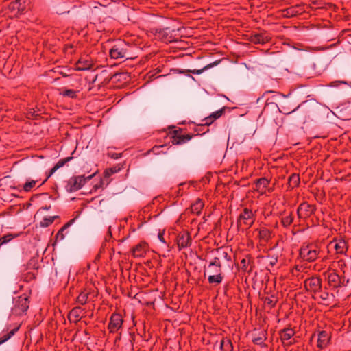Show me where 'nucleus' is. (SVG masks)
I'll return each instance as SVG.
<instances>
[{"label": "nucleus", "mask_w": 351, "mask_h": 351, "mask_svg": "<svg viewBox=\"0 0 351 351\" xmlns=\"http://www.w3.org/2000/svg\"><path fill=\"white\" fill-rule=\"evenodd\" d=\"M339 267L342 269L343 267H346V264L343 260H339L338 261Z\"/></svg>", "instance_id": "obj_54"}, {"label": "nucleus", "mask_w": 351, "mask_h": 351, "mask_svg": "<svg viewBox=\"0 0 351 351\" xmlns=\"http://www.w3.org/2000/svg\"><path fill=\"white\" fill-rule=\"evenodd\" d=\"M147 247L145 242H141L132 249L131 252L134 257H142L146 254Z\"/></svg>", "instance_id": "obj_21"}, {"label": "nucleus", "mask_w": 351, "mask_h": 351, "mask_svg": "<svg viewBox=\"0 0 351 351\" xmlns=\"http://www.w3.org/2000/svg\"><path fill=\"white\" fill-rule=\"evenodd\" d=\"M320 251L317 247L311 245H302L300 250V257L306 262H313L315 261Z\"/></svg>", "instance_id": "obj_5"}, {"label": "nucleus", "mask_w": 351, "mask_h": 351, "mask_svg": "<svg viewBox=\"0 0 351 351\" xmlns=\"http://www.w3.org/2000/svg\"><path fill=\"white\" fill-rule=\"evenodd\" d=\"M41 208L43 210H48L51 208V206H43Z\"/></svg>", "instance_id": "obj_60"}, {"label": "nucleus", "mask_w": 351, "mask_h": 351, "mask_svg": "<svg viewBox=\"0 0 351 351\" xmlns=\"http://www.w3.org/2000/svg\"><path fill=\"white\" fill-rule=\"evenodd\" d=\"M267 332H261L258 334L257 336H254L252 338L253 343L260 346L261 348H267V345L265 343L267 339Z\"/></svg>", "instance_id": "obj_25"}, {"label": "nucleus", "mask_w": 351, "mask_h": 351, "mask_svg": "<svg viewBox=\"0 0 351 351\" xmlns=\"http://www.w3.org/2000/svg\"><path fill=\"white\" fill-rule=\"evenodd\" d=\"M269 183L270 181L265 177L258 178L255 181L254 189L257 191L264 193L266 189L269 186Z\"/></svg>", "instance_id": "obj_23"}, {"label": "nucleus", "mask_w": 351, "mask_h": 351, "mask_svg": "<svg viewBox=\"0 0 351 351\" xmlns=\"http://www.w3.org/2000/svg\"><path fill=\"white\" fill-rule=\"evenodd\" d=\"M82 309L81 307L77 306L74 307L69 313V316H72L75 319V321H79L80 319V313Z\"/></svg>", "instance_id": "obj_42"}, {"label": "nucleus", "mask_w": 351, "mask_h": 351, "mask_svg": "<svg viewBox=\"0 0 351 351\" xmlns=\"http://www.w3.org/2000/svg\"><path fill=\"white\" fill-rule=\"evenodd\" d=\"M221 351H232L233 345L230 339L222 338L219 343Z\"/></svg>", "instance_id": "obj_31"}, {"label": "nucleus", "mask_w": 351, "mask_h": 351, "mask_svg": "<svg viewBox=\"0 0 351 351\" xmlns=\"http://www.w3.org/2000/svg\"><path fill=\"white\" fill-rule=\"evenodd\" d=\"M216 267L217 269L215 270V272H218L221 271V263L220 261V258L219 257H215L213 260L209 263L208 267Z\"/></svg>", "instance_id": "obj_44"}, {"label": "nucleus", "mask_w": 351, "mask_h": 351, "mask_svg": "<svg viewBox=\"0 0 351 351\" xmlns=\"http://www.w3.org/2000/svg\"><path fill=\"white\" fill-rule=\"evenodd\" d=\"M75 218H73L71 220H69L66 223H65L58 232L56 234V238H60V239H63L64 238V235L63 234V232L67 229L69 227H70L75 221Z\"/></svg>", "instance_id": "obj_36"}, {"label": "nucleus", "mask_w": 351, "mask_h": 351, "mask_svg": "<svg viewBox=\"0 0 351 351\" xmlns=\"http://www.w3.org/2000/svg\"><path fill=\"white\" fill-rule=\"evenodd\" d=\"M300 179L299 174L292 173L288 179V185L289 187L294 189L300 184Z\"/></svg>", "instance_id": "obj_32"}, {"label": "nucleus", "mask_w": 351, "mask_h": 351, "mask_svg": "<svg viewBox=\"0 0 351 351\" xmlns=\"http://www.w3.org/2000/svg\"><path fill=\"white\" fill-rule=\"evenodd\" d=\"M27 116H28V118H34V117H37L38 114H36L35 112H28Z\"/></svg>", "instance_id": "obj_57"}, {"label": "nucleus", "mask_w": 351, "mask_h": 351, "mask_svg": "<svg viewBox=\"0 0 351 351\" xmlns=\"http://www.w3.org/2000/svg\"><path fill=\"white\" fill-rule=\"evenodd\" d=\"M202 123L199 124L195 129L194 131L197 134H204L209 131V129L206 128V127H201Z\"/></svg>", "instance_id": "obj_47"}, {"label": "nucleus", "mask_w": 351, "mask_h": 351, "mask_svg": "<svg viewBox=\"0 0 351 351\" xmlns=\"http://www.w3.org/2000/svg\"><path fill=\"white\" fill-rule=\"evenodd\" d=\"M95 174L96 172L87 177H85L84 175L71 177L68 181L66 186L67 191L71 193L78 191L84 185L86 180L92 179L95 176Z\"/></svg>", "instance_id": "obj_4"}, {"label": "nucleus", "mask_w": 351, "mask_h": 351, "mask_svg": "<svg viewBox=\"0 0 351 351\" xmlns=\"http://www.w3.org/2000/svg\"><path fill=\"white\" fill-rule=\"evenodd\" d=\"M271 40L270 34L267 32H263L260 33L252 34L249 40L254 44H265L269 43Z\"/></svg>", "instance_id": "obj_13"}, {"label": "nucleus", "mask_w": 351, "mask_h": 351, "mask_svg": "<svg viewBox=\"0 0 351 351\" xmlns=\"http://www.w3.org/2000/svg\"><path fill=\"white\" fill-rule=\"evenodd\" d=\"M21 326V324H16L8 332L0 337V345L9 340L19 330Z\"/></svg>", "instance_id": "obj_29"}, {"label": "nucleus", "mask_w": 351, "mask_h": 351, "mask_svg": "<svg viewBox=\"0 0 351 351\" xmlns=\"http://www.w3.org/2000/svg\"><path fill=\"white\" fill-rule=\"evenodd\" d=\"M182 129L179 128L178 130H175L172 132V136H179L180 134V132H182Z\"/></svg>", "instance_id": "obj_52"}, {"label": "nucleus", "mask_w": 351, "mask_h": 351, "mask_svg": "<svg viewBox=\"0 0 351 351\" xmlns=\"http://www.w3.org/2000/svg\"><path fill=\"white\" fill-rule=\"evenodd\" d=\"M93 62L90 58H80L75 64V70L77 71H86L91 69Z\"/></svg>", "instance_id": "obj_22"}, {"label": "nucleus", "mask_w": 351, "mask_h": 351, "mask_svg": "<svg viewBox=\"0 0 351 351\" xmlns=\"http://www.w3.org/2000/svg\"><path fill=\"white\" fill-rule=\"evenodd\" d=\"M58 217V216L45 217L40 221V226L43 228L48 227L49 225H51L54 221V219Z\"/></svg>", "instance_id": "obj_43"}, {"label": "nucleus", "mask_w": 351, "mask_h": 351, "mask_svg": "<svg viewBox=\"0 0 351 351\" xmlns=\"http://www.w3.org/2000/svg\"><path fill=\"white\" fill-rule=\"evenodd\" d=\"M123 167H120L119 165L114 166L112 167L106 169L104 172V176L108 178L111 176L112 174L118 173Z\"/></svg>", "instance_id": "obj_38"}, {"label": "nucleus", "mask_w": 351, "mask_h": 351, "mask_svg": "<svg viewBox=\"0 0 351 351\" xmlns=\"http://www.w3.org/2000/svg\"><path fill=\"white\" fill-rule=\"evenodd\" d=\"M54 169H55V167H53V168H51L49 170V171L47 174L46 178L43 181V182L39 185V186L44 184L47 181V180L57 171V170H54Z\"/></svg>", "instance_id": "obj_49"}, {"label": "nucleus", "mask_w": 351, "mask_h": 351, "mask_svg": "<svg viewBox=\"0 0 351 351\" xmlns=\"http://www.w3.org/2000/svg\"><path fill=\"white\" fill-rule=\"evenodd\" d=\"M158 237L159 239V240L162 242V243H165V239H164V232H160L158 234Z\"/></svg>", "instance_id": "obj_55"}, {"label": "nucleus", "mask_w": 351, "mask_h": 351, "mask_svg": "<svg viewBox=\"0 0 351 351\" xmlns=\"http://www.w3.org/2000/svg\"><path fill=\"white\" fill-rule=\"evenodd\" d=\"M295 332L290 328H285L279 331L280 339L285 346H290L296 343L295 338H293Z\"/></svg>", "instance_id": "obj_7"}, {"label": "nucleus", "mask_w": 351, "mask_h": 351, "mask_svg": "<svg viewBox=\"0 0 351 351\" xmlns=\"http://www.w3.org/2000/svg\"><path fill=\"white\" fill-rule=\"evenodd\" d=\"M135 47L124 40L116 41L111 49L109 54L111 58L116 60H128L136 58L133 49Z\"/></svg>", "instance_id": "obj_1"}, {"label": "nucleus", "mask_w": 351, "mask_h": 351, "mask_svg": "<svg viewBox=\"0 0 351 351\" xmlns=\"http://www.w3.org/2000/svg\"><path fill=\"white\" fill-rule=\"evenodd\" d=\"M219 62H220V60H216V61L213 62V63L206 65L201 69H193V70L189 69V70H187V72L191 73L193 74L199 75V74L202 73L204 71L207 70L208 69L212 68L214 66L217 65Z\"/></svg>", "instance_id": "obj_34"}, {"label": "nucleus", "mask_w": 351, "mask_h": 351, "mask_svg": "<svg viewBox=\"0 0 351 351\" xmlns=\"http://www.w3.org/2000/svg\"><path fill=\"white\" fill-rule=\"evenodd\" d=\"M77 91L73 89H66L60 93V94L65 97L71 99H76L77 97Z\"/></svg>", "instance_id": "obj_41"}, {"label": "nucleus", "mask_w": 351, "mask_h": 351, "mask_svg": "<svg viewBox=\"0 0 351 351\" xmlns=\"http://www.w3.org/2000/svg\"><path fill=\"white\" fill-rule=\"evenodd\" d=\"M176 71H177L178 73H180V74H184V73H188L187 70H182V69H177Z\"/></svg>", "instance_id": "obj_58"}, {"label": "nucleus", "mask_w": 351, "mask_h": 351, "mask_svg": "<svg viewBox=\"0 0 351 351\" xmlns=\"http://www.w3.org/2000/svg\"><path fill=\"white\" fill-rule=\"evenodd\" d=\"M330 334L326 330L318 332L317 335V347L320 349L326 348L330 342Z\"/></svg>", "instance_id": "obj_17"}, {"label": "nucleus", "mask_w": 351, "mask_h": 351, "mask_svg": "<svg viewBox=\"0 0 351 351\" xmlns=\"http://www.w3.org/2000/svg\"><path fill=\"white\" fill-rule=\"evenodd\" d=\"M291 102V100L285 99L281 101L280 103V108H279V111L280 113L284 114H289L291 113L294 112L295 111L299 110L302 105H298L297 107L291 109L288 106Z\"/></svg>", "instance_id": "obj_20"}, {"label": "nucleus", "mask_w": 351, "mask_h": 351, "mask_svg": "<svg viewBox=\"0 0 351 351\" xmlns=\"http://www.w3.org/2000/svg\"><path fill=\"white\" fill-rule=\"evenodd\" d=\"M226 108V107H223L219 110L213 112L210 114V118L213 119L214 121L219 119L225 112Z\"/></svg>", "instance_id": "obj_46"}, {"label": "nucleus", "mask_w": 351, "mask_h": 351, "mask_svg": "<svg viewBox=\"0 0 351 351\" xmlns=\"http://www.w3.org/2000/svg\"><path fill=\"white\" fill-rule=\"evenodd\" d=\"M304 12V5H297L282 10V14L285 17L291 18L300 15Z\"/></svg>", "instance_id": "obj_15"}, {"label": "nucleus", "mask_w": 351, "mask_h": 351, "mask_svg": "<svg viewBox=\"0 0 351 351\" xmlns=\"http://www.w3.org/2000/svg\"><path fill=\"white\" fill-rule=\"evenodd\" d=\"M215 121L213 120V119L210 118V115L206 118H204L203 120H202V126L201 127H208L210 125H211Z\"/></svg>", "instance_id": "obj_48"}, {"label": "nucleus", "mask_w": 351, "mask_h": 351, "mask_svg": "<svg viewBox=\"0 0 351 351\" xmlns=\"http://www.w3.org/2000/svg\"><path fill=\"white\" fill-rule=\"evenodd\" d=\"M38 180H27L23 185V189L25 192H29L32 189L35 187Z\"/></svg>", "instance_id": "obj_40"}, {"label": "nucleus", "mask_w": 351, "mask_h": 351, "mask_svg": "<svg viewBox=\"0 0 351 351\" xmlns=\"http://www.w3.org/2000/svg\"><path fill=\"white\" fill-rule=\"evenodd\" d=\"M71 12L70 10H66L65 9L62 8L60 5L57 8L56 13L59 15H62L64 14H69Z\"/></svg>", "instance_id": "obj_51"}, {"label": "nucleus", "mask_w": 351, "mask_h": 351, "mask_svg": "<svg viewBox=\"0 0 351 351\" xmlns=\"http://www.w3.org/2000/svg\"><path fill=\"white\" fill-rule=\"evenodd\" d=\"M258 263L265 265L266 270L270 271L271 267H273L278 263V256L268 254L267 256H258Z\"/></svg>", "instance_id": "obj_12"}, {"label": "nucleus", "mask_w": 351, "mask_h": 351, "mask_svg": "<svg viewBox=\"0 0 351 351\" xmlns=\"http://www.w3.org/2000/svg\"><path fill=\"white\" fill-rule=\"evenodd\" d=\"M304 286L307 291L315 293L322 289V279L318 276H311L304 280Z\"/></svg>", "instance_id": "obj_8"}, {"label": "nucleus", "mask_w": 351, "mask_h": 351, "mask_svg": "<svg viewBox=\"0 0 351 351\" xmlns=\"http://www.w3.org/2000/svg\"><path fill=\"white\" fill-rule=\"evenodd\" d=\"M256 220V215L253 211L245 208L239 214L237 220V227L238 230L244 231L252 226Z\"/></svg>", "instance_id": "obj_3"}, {"label": "nucleus", "mask_w": 351, "mask_h": 351, "mask_svg": "<svg viewBox=\"0 0 351 351\" xmlns=\"http://www.w3.org/2000/svg\"><path fill=\"white\" fill-rule=\"evenodd\" d=\"M273 93V91L271 90H268V91H266L265 93Z\"/></svg>", "instance_id": "obj_64"}, {"label": "nucleus", "mask_w": 351, "mask_h": 351, "mask_svg": "<svg viewBox=\"0 0 351 351\" xmlns=\"http://www.w3.org/2000/svg\"><path fill=\"white\" fill-rule=\"evenodd\" d=\"M294 220V215L293 212L286 213L284 212L281 217V223L285 228L290 226Z\"/></svg>", "instance_id": "obj_26"}, {"label": "nucleus", "mask_w": 351, "mask_h": 351, "mask_svg": "<svg viewBox=\"0 0 351 351\" xmlns=\"http://www.w3.org/2000/svg\"><path fill=\"white\" fill-rule=\"evenodd\" d=\"M340 85H344L351 89V82H348L346 81H334L328 84V86L330 87H337Z\"/></svg>", "instance_id": "obj_45"}, {"label": "nucleus", "mask_w": 351, "mask_h": 351, "mask_svg": "<svg viewBox=\"0 0 351 351\" xmlns=\"http://www.w3.org/2000/svg\"><path fill=\"white\" fill-rule=\"evenodd\" d=\"M328 247L334 248L337 254H345L348 250V245L344 239H335L329 243Z\"/></svg>", "instance_id": "obj_14"}, {"label": "nucleus", "mask_w": 351, "mask_h": 351, "mask_svg": "<svg viewBox=\"0 0 351 351\" xmlns=\"http://www.w3.org/2000/svg\"><path fill=\"white\" fill-rule=\"evenodd\" d=\"M155 36L166 43H171L173 41L172 34L169 28L156 29L155 30Z\"/></svg>", "instance_id": "obj_19"}, {"label": "nucleus", "mask_w": 351, "mask_h": 351, "mask_svg": "<svg viewBox=\"0 0 351 351\" xmlns=\"http://www.w3.org/2000/svg\"><path fill=\"white\" fill-rule=\"evenodd\" d=\"M217 273L218 274L216 275H210L208 276V280L210 284L217 285L222 282L223 276L221 274V271H218Z\"/></svg>", "instance_id": "obj_33"}, {"label": "nucleus", "mask_w": 351, "mask_h": 351, "mask_svg": "<svg viewBox=\"0 0 351 351\" xmlns=\"http://www.w3.org/2000/svg\"><path fill=\"white\" fill-rule=\"evenodd\" d=\"M315 337V334L314 333L313 335H312L311 337V341H313V339Z\"/></svg>", "instance_id": "obj_63"}, {"label": "nucleus", "mask_w": 351, "mask_h": 351, "mask_svg": "<svg viewBox=\"0 0 351 351\" xmlns=\"http://www.w3.org/2000/svg\"><path fill=\"white\" fill-rule=\"evenodd\" d=\"M222 256L226 258L227 261L230 260V256L226 252H223L221 254Z\"/></svg>", "instance_id": "obj_56"}, {"label": "nucleus", "mask_w": 351, "mask_h": 351, "mask_svg": "<svg viewBox=\"0 0 351 351\" xmlns=\"http://www.w3.org/2000/svg\"><path fill=\"white\" fill-rule=\"evenodd\" d=\"M89 294L90 293L87 291L86 289L82 291L77 298V302H78L81 305L86 304L87 303Z\"/></svg>", "instance_id": "obj_35"}, {"label": "nucleus", "mask_w": 351, "mask_h": 351, "mask_svg": "<svg viewBox=\"0 0 351 351\" xmlns=\"http://www.w3.org/2000/svg\"><path fill=\"white\" fill-rule=\"evenodd\" d=\"M277 302H278V300L274 295L266 297L264 299L265 304L269 306L270 308H274Z\"/></svg>", "instance_id": "obj_39"}, {"label": "nucleus", "mask_w": 351, "mask_h": 351, "mask_svg": "<svg viewBox=\"0 0 351 351\" xmlns=\"http://www.w3.org/2000/svg\"><path fill=\"white\" fill-rule=\"evenodd\" d=\"M107 156L111 158L118 159L121 157L122 154L109 152L107 153Z\"/></svg>", "instance_id": "obj_50"}, {"label": "nucleus", "mask_w": 351, "mask_h": 351, "mask_svg": "<svg viewBox=\"0 0 351 351\" xmlns=\"http://www.w3.org/2000/svg\"><path fill=\"white\" fill-rule=\"evenodd\" d=\"M75 149L72 152L71 156H68L58 160V162L54 165V170H58L59 168L62 167L66 163L71 161L73 158V155L75 154Z\"/></svg>", "instance_id": "obj_37"}, {"label": "nucleus", "mask_w": 351, "mask_h": 351, "mask_svg": "<svg viewBox=\"0 0 351 351\" xmlns=\"http://www.w3.org/2000/svg\"><path fill=\"white\" fill-rule=\"evenodd\" d=\"M204 206V204L201 199H197L195 203L191 206V211L195 215H199Z\"/></svg>", "instance_id": "obj_30"}, {"label": "nucleus", "mask_w": 351, "mask_h": 351, "mask_svg": "<svg viewBox=\"0 0 351 351\" xmlns=\"http://www.w3.org/2000/svg\"><path fill=\"white\" fill-rule=\"evenodd\" d=\"M60 75H62L63 77H67V76H69V75H68V74H66V73H64L63 71H60Z\"/></svg>", "instance_id": "obj_61"}, {"label": "nucleus", "mask_w": 351, "mask_h": 351, "mask_svg": "<svg viewBox=\"0 0 351 351\" xmlns=\"http://www.w3.org/2000/svg\"><path fill=\"white\" fill-rule=\"evenodd\" d=\"M309 117L308 112L304 110L301 113H295L293 116V121L299 124H304Z\"/></svg>", "instance_id": "obj_27"}, {"label": "nucleus", "mask_w": 351, "mask_h": 351, "mask_svg": "<svg viewBox=\"0 0 351 351\" xmlns=\"http://www.w3.org/2000/svg\"><path fill=\"white\" fill-rule=\"evenodd\" d=\"M258 231V238L261 241L267 242L271 237V231L265 227L257 229Z\"/></svg>", "instance_id": "obj_28"}, {"label": "nucleus", "mask_w": 351, "mask_h": 351, "mask_svg": "<svg viewBox=\"0 0 351 351\" xmlns=\"http://www.w3.org/2000/svg\"><path fill=\"white\" fill-rule=\"evenodd\" d=\"M103 185V181L101 180L99 181V184H97L93 186V190L94 191H96L98 189H99L100 187H101V186Z\"/></svg>", "instance_id": "obj_53"}, {"label": "nucleus", "mask_w": 351, "mask_h": 351, "mask_svg": "<svg viewBox=\"0 0 351 351\" xmlns=\"http://www.w3.org/2000/svg\"><path fill=\"white\" fill-rule=\"evenodd\" d=\"M76 8H76V6H73V7L72 8V12H72V14H73V15H74L75 16H78V15H79L77 12L74 13V10H75Z\"/></svg>", "instance_id": "obj_59"}, {"label": "nucleus", "mask_w": 351, "mask_h": 351, "mask_svg": "<svg viewBox=\"0 0 351 351\" xmlns=\"http://www.w3.org/2000/svg\"><path fill=\"white\" fill-rule=\"evenodd\" d=\"M344 274V271H343V274L340 275L335 270L328 269L324 275L328 280V285L332 289H337L346 287L350 282L348 278H346Z\"/></svg>", "instance_id": "obj_2"}, {"label": "nucleus", "mask_w": 351, "mask_h": 351, "mask_svg": "<svg viewBox=\"0 0 351 351\" xmlns=\"http://www.w3.org/2000/svg\"><path fill=\"white\" fill-rule=\"evenodd\" d=\"M277 94H278L279 95L282 96V97H285V98H287V97H288V95H285L281 94V93H277Z\"/></svg>", "instance_id": "obj_62"}, {"label": "nucleus", "mask_w": 351, "mask_h": 351, "mask_svg": "<svg viewBox=\"0 0 351 351\" xmlns=\"http://www.w3.org/2000/svg\"><path fill=\"white\" fill-rule=\"evenodd\" d=\"M8 9L14 16L24 14L27 9L26 0L12 1L8 4Z\"/></svg>", "instance_id": "obj_10"}, {"label": "nucleus", "mask_w": 351, "mask_h": 351, "mask_svg": "<svg viewBox=\"0 0 351 351\" xmlns=\"http://www.w3.org/2000/svg\"><path fill=\"white\" fill-rule=\"evenodd\" d=\"M191 244V238L189 232H182L178 234L177 237V245L178 248L187 247Z\"/></svg>", "instance_id": "obj_16"}, {"label": "nucleus", "mask_w": 351, "mask_h": 351, "mask_svg": "<svg viewBox=\"0 0 351 351\" xmlns=\"http://www.w3.org/2000/svg\"><path fill=\"white\" fill-rule=\"evenodd\" d=\"M254 267L252 256L248 254L241 261V268L243 271L250 274Z\"/></svg>", "instance_id": "obj_18"}, {"label": "nucleus", "mask_w": 351, "mask_h": 351, "mask_svg": "<svg viewBox=\"0 0 351 351\" xmlns=\"http://www.w3.org/2000/svg\"><path fill=\"white\" fill-rule=\"evenodd\" d=\"M123 318L121 314L114 313L112 314L108 325V328L111 333L117 332L122 326Z\"/></svg>", "instance_id": "obj_11"}, {"label": "nucleus", "mask_w": 351, "mask_h": 351, "mask_svg": "<svg viewBox=\"0 0 351 351\" xmlns=\"http://www.w3.org/2000/svg\"><path fill=\"white\" fill-rule=\"evenodd\" d=\"M316 210V206L302 202L297 208V215L300 219H306L313 215Z\"/></svg>", "instance_id": "obj_9"}, {"label": "nucleus", "mask_w": 351, "mask_h": 351, "mask_svg": "<svg viewBox=\"0 0 351 351\" xmlns=\"http://www.w3.org/2000/svg\"><path fill=\"white\" fill-rule=\"evenodd\" d=\"M195 134H187L185 135L180 134L179 136H171V142L173 145H181L186 143L187 141H190L193 138V136H195Z\"/></svg>", "instance_id": "obj_24"}, {"label": "nucleus", "mask_w": 351, "mask_h": 351, "mask_svg": "<svg viewBox=\"0 0 351 351\" xmlns=\"http://www.w3.org/2000/svg\"><path fill=\"white\" fill-rule=\"evenodd\" d=\"M29 304L28 297L25 294H23L14 299L12 311L18 315H21L27 311Z\"/></svg>", "instance_id": "obj_6"}]
</instances>
